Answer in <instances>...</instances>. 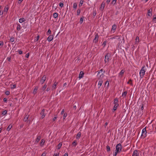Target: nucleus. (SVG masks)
I'll use <instances>...</instances> for the list:
<instances>
[{
    "mask_svg": "<svg viewBox=\"0 0 156 156\" xmlns=\"http://www.w3.org/2000/svg\"><path fill=\"white\" fill-rule=\"evenodd\" d=\"M50 90V87H48L46 89V90H47V91H49Z\"/></svg>",
    "mask_w": 156,
    "mask_h": 156,
    "instance_id": "59",
    "label": "nucleus"
},
{
    "mask_svg": "<svg viewBox=\"0 0 156 156\" xmlns=\"http://www.w3.org/2000/svg\"><path fill=\"white\" fill-rule=\"evenodd\" d=\"M145 66H144L142 67L141 69L140 70V71L139 73L140 78H142L144 77L145 74L146 69H145Z\"/></svg>",
    "mask_w": 156,
    "mask_h": 156,
    "instance_id": "1",
    "label": "nucleus"
},
{
    "mask_svg": "<svg viewBox=\"0 0 156 156\" xmlns=\"http://www.w3.org/2000/svg\"><path fill=\"white\" fill-rule=\"evenodd\" d=\"M153 20L154 21H156V15H154Z\"/></svg>",
    "mask_w": 156,
    "mask_h": 156,
    "instance_id": "46",
    "label": "nucleus"
},
{
    "mask_svg": "<svg viewBox=\"0 0 156 156\" xmlns=\"http://www.w3.org/2000/svg\"><path fill=\"white\" fill-rule=\"evenodd\" d=\"M105 5V3L104 2H103L101 4V7L100 8V10L102 11L103 10L104 7Z\"/></svg>",
    "mask_w": 156,
    "mask_h": 156,
    "instance_id": "7",
    "label": "nucleus"
},
{
    "mask_svg": "<svg viewBox=\"0 0 156 156\" xmlns=\"http://www.w3.org/2000/svg\"><path fill=\"white\" fill-rule=\"evenodd\" d=\"M83 1L81 0L80 1V2L79 6H81L82 5V4H83Z\"/></svg>",
    "mask_w": 156,
    "mask_h": 156,
    "instance_id": "39",
    "label": "nucleus"
},
{
    "mask_svg": "<svg viewBox=\"0 0 156 156\" xmlns=\"http://www.w3.org/2000/svg\"><path fill=\"white\" fill-rule=\"evenodd\" d=\"M3 44V41H0V46H2Z\"/></svg>",
    "mask_w": 156,
    "mask_h": 156,
    "instance_id": "54",
    "label": "nucleus"
},
{
    "mask_svg": "<svg viewBox=\"0 0 156 156\" xmlns=\"http://www.w3.org/2000/svg\"><path fill=\"white\" fill-rule=\"evenodd\" d=\"M38 87L37 86H36L35 87V88L33 90V93L34 94H36L37 92V90L38 89Z\"/></svg>",
    "mask_w": 156,
    "mask_h": 156,
    "instance_id": "12",
    "label": "nucleus"
},
{
    "mask_svg": "<svg viewBox=\"0 0 156 156\" xmlns=\"http://www.w3.org/2000/svg\"><path fill=\"white\" fill-rule=\"evenodd\" d=\"M106 41H104L103 43V44L102 45H104V46H105L106 45Z\"/></svg>",
    "mask_w": 156,
    "mask_h": 156,
    "instance_id": "56",
    "label": "nucleus"
},
{
    "mask_svg": "<svg viewBox=\"0 0 156 156\" xmlns=\"http://www.w3.org/2000/svg\"><path fill=\"white\" fill-rule=\"evenodd\" d=\"M152 9L151 8L148 10L147 15L149 16H151L152 15Z\"/></svg>",
    "mask_w": 156,
    "mask_h": 156,
    "instance_id": "11",
    "label": "nucleus"
},
{
    "mask_svg": "<svg viewBox=\"0 0 156 156\" xmlns=\"http://www.w3.org/2000/svg\"><path fill=\"white\" fill-rule=\"evenodd\" d=\"M64 156H68V154L67 153H66L64 155Z\"/></svg>",
    "mask_w": 156,
    "mask_h": 156,
    "instance_id": "64",
    "label": "nucleus"
},
{
    "mask_svg": "<svg viewBox=\"0 0 156 156\" xmlns=\"http://www.w3.org/2000/svg\"><path fill=\"white\" fill-rule=\"evenodd\" d=\"M46 153L45 152H44L43 153L41 156H45Z\"/></svg>",
    "mask_w": 156,
    "mask_h": 156,
    "instance_id": "58",
    "label": "nucleus"
},
{
    "mask_svg": "<svg viewBox=\"0 0 156 156\" xmlns=\"http://www.w3.org/2000/svg\"><path fill=\"white\" fill-rule=\"evenodd\" d=\"M98 34H97L95 35V37L93 40V42L96 43L98 41Z\"/></svg>",
    "mask_w": 156,
    "mask_h": 156,
    "instance_id": "6",
    "label": "nucleus"
},
{
    "mask_svg": "<svg viewBox=\"0 0 156 156\" xmlns=\"http://www.w3.org/2000/svg\"><path fill=\"white\" fill-rule=\"evenodd\" d=\"M132 156H139V153L137 151L135 150Z\"/></svg>",
    "mask_w": 156,
    "mask_h": 156,
    "instance_id": "10",
    "label": "nucleus"
},
{
    "mask_svg": "<svg viewBox=\"0 0 156 156\" xmlns=\"http://www.w3.org/2000/svg\"><path fill=\"white\" fill-rule=\"evenodd\" d=\"M4 12V11H3L2 12H1V11H0V15H2L3 13Z\"/></svg>",
    "mask_w": 156,
    "mask_h": 156,
    "instance_id": "62",
    "label": "nucleus"
},
{
    "mask_svg": "<svg viewBox=\"0 0 156 156\" xmlns=\"http://www.w3.org/2000/svg\"><path fill=\"white\" fill-rule=\"evenodd\" d=\"M12 127V126L10 125H9L6 129L7 130L9 131L10 130V129Z\"/></svg>",
    "mask_w": 156,
    "mask_h": 156,
    "instance_id": "27",
    "label": "nucleus"
},
{
    "mask_svg": "<svg viewBox=\"0 0 156 156\" xmlns=\"http://www.w3.org/2000/svg\"><path fill=\"white\" fill-rule=\"evenodd\" d=\"M124 72V70L123 69H122L121 70L120 73H119V75L121 77H122V76Z\"/></svg>",
    "mask_w": 156,
    "mask_h": 156,
    "instance_id": "16",
    "label": "nucleus"
},
{
    "mask_svg": "<svg viewBox=\"0 0 156 156\" xmlns=\"http://www.w3.org/2000/svg\"><path fill=\"white\" fill-rule=\"evenodd\" d=\"M46 76L45 75H44L42 77L41 80V82L42 84H43L44 82H45V80H46Z\"/></svg>",
    "mask_w": 156,
    "mask_h": 156,
    "instance_id": "8",
    "label": "nucleus"
},
{
    "mask_svg": "<svg viewBox=\"0 0 156 156\" xmlns=\"http://www.w3.org/2000/svg\"><path fill=\"white\" fill-rule=\"evenodd\" d=\"M53 16L55 18H56L58 16V14L57 13H55L53 14Z\"/></svg>",
    "mask_w": 156,
    "mask_h": 156,
    "instance_id": "28",
    "label": "nucleus"
},
{
    "mask_svg": "<svg viewBox=\"0 0 156 156\" xmlns=\"http://www.w3.org/2000/svg\"><path fill=\"white\" fill-rule=\"evenodd\" d=\"M67 113H65L64 114V115H63V119H65V118H66V117L67 116Z\"/></svg>",
    "mask_w": 156,
    "mask_h": 156,
    "instance_id": "43",
    "label": "nucleus"
},
{
    "mask_svg": "<svg viewBox=\"0 0 156 156\" xmlns=\"http://www.w3.org/2000/svg\"><path fill=\"white\" fill-rule=\"evenodd\" d=\"M44 140L43 139L41 140V144H42V145H43L44 144Z\"/></svg>",
    "mask_w": 156,
    "mask_h": 156,
    "instance_id": "48",
    "label": "nucleus"
},
{
    "mask_svg": "<svg viewBox=\"0 0 156 156\" xmlns=\"http://www.w3.org/2000/svg\"><path fill=\"white\" fill-rule=\"evenodd\" d=\"M122 150V146L121 144L119 143L117 144L116 146V151L119 152Z\"/></svg>",
    "mask_w": 156,
    "mask_h": 156,
    "instance_id": "2",
    "label": "nucleus"
},
{
    "mask_svg": "<svg viewBox=\"0 0 156 156\" xmlns=\"http://www.w3.org/2000/svg\"><path fill=\"white\" fill-rule=\"evenodd\" d=\"M44 109H43L42 110L41 112L40 113V114L42 115L41 117H42V119H43V118H44L45 116V114L44 113Z\"/></svg>",
    "mask_w": 156,
    "mask_h": 156,
    "instance_id": "5",
    "label": "nucleus"
},
{
    "mask_svg": "<svg viewBox=\"0 0 156 156\" xmlns=\"http://www.w3.org/2000/svg\"><path fill=\"white\" fill-rule=\"evenodd\" d=\"M29 53H27V54L26 55H25V57L26 58H28L29 57Z\"/></svg>",
    "mask_w": 156,
    "mask_h": 156,
    "instance_id": "52",
    "label": "nucleus"
},
{
    "mask_svg": "<svg viewBox=\"0 0 156 156\" xmlns=\"http://www.w3.org/2000/svg\"><path fill=\"white\" fill-rule=\"evenodd\" d=\"M10 41L12 42H13L14 41V37H11L10 39Z\"/></svg>",
    "mask_w": 156,
    "mask_h": 156,
    "instance_id": "38",
    "label": "nucleus"
},
{
    "mask_svg": "<svg viewBox=\"0 0 156 156\" xmlns=\"http://www.w3.org/2000/svg\"><path fill=\"white\" fill-rule=\"evenodd\" d=\"M110 57V54L108 53L105 55V63L108 62L109 60V58Z\"/></svg>",
    "mask_w": 156,
    "mask_h": 156,
    "instance_id": "4",
    "label": "nucleus"
},
{
    "mask_svg": "<svg viewBox=\"0 0 156 156\" xmlns=\"http://www.w3.org/2000/svg\"><path fill=\"white\" fill-rule=\"evenodd\" d=\"M127 93V91H124L122 94V96H124L125 97Z\"/></svg>",
    "mask_w": 156,
    "mask_h": 156,
    "instance_id": "30",
    "label": "nucleus"
},
{
    "mask_svg": "<svg viewBox=\"0 0 156 156\" xmlns=\"http://www.w3.org/2000/svg\"><path fill=\"white\" fill-rule=\"evenodd\" d=\"M106 149H107V152H109L110 151V147L108 146V145H107V146H106Z\"/></svg>",
    "mask_w": 156,
    "mask_h": 156,
    "instance_id": "29",
    "label": "nucleus"
},
{
    "mask_svg": "<svg viewBox=\"0 0 156 156\" xmlns=\"http://www.w3.org/2000/svg\"><path fill=\"white\" fill-rule=\"evenodd\" d=\"M18 51V52H19V53L20 54V55H21L23 53V51H21V50H19Z\"/></svg>",
    "mask_w": 156,
    "mask_h": 156,
    "instance_id": "50",
    "label": "nucleus"
},
{
    "mask_svg": "<svg viewBox=\"0 0 156 156\" xmlns=\"http://www.w3.org/2000/svg\"><path fill=\"white\" fill-rule=\"evenodd\" d=\"M118 100L117 98H115L114 100V104L115 105L116 104H118Z\"/></svg>",
    "mask_w": 156,
    "mask_h": 156,
    "instance_id": "26",
    "label": "nucleus"
},
{
    "mask_svg": "<svg viewBox=\"0 0 156 156\" xmlns=\"http://www.w3.org/2000/svg\"><path fill=\"white\" fill-rule=\"evenodd\" d=\"M57 115H55V117L53 119V121H55L56 119H57Z\"/></svg>",
    "mask_w": 156,
    "mask_h": 156,
    "instance_id": "53",
    "label": "nucleus"
},
{
    "mask_svg": "<svg viewBox=\"0 0 156 156\" xmlns=\"http://www.w3.org/2000/svg\"><path fill=\"white\" fill-rule=\"evenodd\" d=\"M63 5V4L62 2H60L59 3V6L62 7Z\"/></svg>",
    "mask_w": 156,
    "mask_h": 156,
    "instance_id": "49",
    "label": "nucleus"
},
{
    "mask_svg": "<svg viewBox=\"0 0 156 156\" xmlns=\"http://www.w3.org/2000/svg\"><path fill=\"white\" fill-rule=\"evenodd\" d=\"M51 30L50 29H48V31H47V34L48 35H49V34H50L51 33Z\"/></svg>",
    "mask_w": 156,
    "mask_h": 156,
    "instance_id": "37",
    "label": "nucleus"
},
{
    "mask_svg": "<svg viewBox=\"0 0 156 156\" xmlns=\"http://www.w3.org/2000/svg\"><path fill=\"white\" fill-rule=\"evenodd\" d=\"M25 20L24 18H20L19 20V22L20 23H22L23 22H24L25 21Z\"/></svg>",
    "mask_w": 156,
    "mask_h": 156,
    "instance_id": "20",
    "label": "nucleus"
},
{
    "mask_svg": "<svg viewBox=\"0 0 156 156\" xmlns=\"http://www.w3.org/2000/svg\"><path fill=\"white\" fill-rule=\"evenodd\" d=\"M81 135V133L80 132H79L78 133L77 135L76 136V138L77 139H78L80 138Z\"/></svg>",
    "mask_w": 156,
    "mask_h": 156,
    "instance_id": "17",
    "label": "nucleus"
},
{
    "mask_svg": "<svg viewBox=\"0 0 156 156\" xmlns=\"http://www.w3.org/2000/svg\"><path fill=\"white\" fill-rule=\"evenodd\" d=\"M62 143H59L57 145L58 149H60L62 146Z\"/></svg>",
    "mask_w": 156,
    "mask_h": 156,
    "instance_id": "24",
    "label": "nucleus"
},
{
    "mask_svg": "<svg viewBox=\"0 0 156 156\" xmlns=\"http://www.w3.org/2000/svg\"><path fill=\"white\" fill-rule=\"evenodd\" d=\"M93 16H96V11H94V12H93Z\"/></svg>",
    "mask_w": 156,
    "mask_h": 156,
    "instance_id": "55",
    "label": "nucleus"
},
{
    "mask_svg": "<svg viewBox=\"0 0 156 156\" xmlns=\"http://www.w3.org/2000/svg\"><path fill=\"white\" fill-rule=\"evenodd\" d=\"M53 38V36L52 35H49L48 37L47 40L48 41L50 42L51 41Z\"/></svg>",
    "mask_w": 156,
    "mask_h": 156,
    "instance_id": "9",
    "label": "nucleus"
},
{
    "mask_svg": "<svg viewBox=\"0 0 156 156\" xmlns=\"http://www.w3.org/2000/svg\"><path fill=\"white\" fill-rule=\"evenodd\" d=\"M41 136H38L37 137V138L36 139L35 142L37 143L39 141V140H40L41 139Z\"/></svg>",
    "mask_w": 156,
    "mask_h": 156,
    "instance_id": "18",
    "label": "nucleus"
},
{
    "mask_svg": "<svg viewBox=\"0 0 156 156\" xmlns=\"http://www.w3.org/2000/svg\"><path fill=\"white\" fill-rule=\"evenodd\" d=\"M64 112H65L64 109H63L62 110V112H61V114H64Z\"/></svg>",
    "mask_w": 156,
    "mask_h": 156,
    "instance_id": "57",
    "label": "nucleus"
},
{
    "mask_svg": "<svg viewBox=\"0 0 156 156\" xmlns=\"http://www.w3.org/2000/svg\"><path fill=\"white\" fill-rule=\"evenodd\" d=\"M39 37H40V36H39V35H38L37 37H36V38L35 39V40L36 41H37L39 38Z\"/></svg>",
    "mask_w": 156,
    "mask_h": 156,
    "instance_id": "42",
    "label": "nucleus"
},
{
    "mask_svg": "<svg viewBox=\"0 0 156 156\" xmlns=\"http://www.w3.org/2000/svg\"><path fill=\"white\" fill-rule=\"evenodd\" d=\"M83 19H84L83 16L81 18H80V23L81 24L82 23L83 21Z\"/></svg>",
    "mask_w": 156,
    "mask_h": 156,
    "instance_id": "32",
    "label": "nucleus"
},
{
    "mask_svg": "<svg viewBox=\"0 0 156 156\" xmlns=\"http://www.w3.org/2000/svg\"><path fill=\"white\" fill-rule=\"evenodd\" d=\"M117 0H113L111 3V4H112L114 5L116 3Z\"/></svg>",
    "mask_w": 156,
    "mask_h": 156,
    "instance_id": "41",
    "label": "nucleus"
},
{
    "mask_svg": "<svg viewBox=\"0 0 156 156\" xmlns=\"http://www.w3.org/2000/svg\"><path fill=\"white\" fill-rule=\"evenodd\" d=\"M80 12V10L79 9H78L77 11V15H79Z\"/></svg>",
    "mask_w": 156,
    "mask_h": 156,
    "instance_id": "40",
    "label": "nucleus"
},
{
    "mask_svg": "<svg viewBox=\"0 0 156 156\" xmlns=\"http://www.w3.org/2000/svg\"><path fill=\"white\" fill-rule=\"evenodd\" d=\"M119 152H117V151H116L115 152V153H114L113 154V156H116L117 155V154Z\"/></svg>",
    "mask_w": 156,
    "mask_h": 156,
    "instance_id": "51",
    "label": "nucleus"
},
{
    "mask_svg": "<svg viewBox=\"0 0 156 156\" xmlns=\"http://www.w3.org/2000/svg\"><path fill=\"white\" fill-rule=\"evenodd\" d=\"M16 87V85L15 84H14L12 85L11 88L12 89H14Z\"/></svg>",
    "mask_w": 156,
    "mask_h": 156,
    "instance_id": "47",
    "label": "nucleus"
},
{
    "mask_svg": "<svg viewBox=\"0 0 156 156\" xmlns=\"http://www.w3.org/2000/svg\"><path fill=\"white\" fill-rule=\"evenodd\" d=\"M147 132L146 129V128H144L142 131V134L141 137L143 138H144L146 136Z\"/></svg>",
    "mask_w": 156,
    "mask_h": 156,
    "instance_id": "3",
    "label": "nucleus"
},
{
    "mask_svg": "<svg viewBox=\"0 0 156 156\" xmlns=\"http://www.w3.org/2000/svg\"><path fill=\"white\" fill-rule=\"evenodd\" d=\"M108 83V85H109V82H108V81H106V82H105V84H107Z\"/></svg>",
    "mask_w": 156,
    "mask_h": 156,
    "instance_id": "60",
    "label": "nucleus"
},
{
    "mask_svg": "<svg viewBox=\"0 0 156 156\" xmlns=\"http://www.w3.org/2000/svg\"><path fill=\"white\" fill-rule=\"evenodd\" d=\"M29 115H26L23 119L24 121L25 122H27L29 117Z\"/></svg>",
    "mask_w": 156,
    "mask_h": 156,
    "instance_id": "15",
    "label": "nucleus"
},
{
    "mask_svg": "<svg viewBox=\"0 0 156 156\" xmlns=\"http://www.w3.org/2000/svg\"><path fill=\"white\" fill-rule=\"evenodd\" d=\"M58 84V82H55L53 86H52V90L55 89H56V87L57 85Z\"/></svg>",
    "mask_w": 156,
    "mask_h": 156,
    "instance_id": "14",
    "label": "nucleus"
},
{
    "mask_svg": "<svg viewBox=\"0 0 156 156\" xmlns=\"http://www.w3.org/2000/svg\"><path fill=\"white\" fill-rule=\"evenodd\" d=\"M136 42H139V38L138 37H136Z\"/></svg>",
    "mask_w": 156,
    "mask_h": 156,
    "instance_id": "36",
    "label": "nucleus"
},
{
    "mask_svg": "<svg viewBox=\"0 0 156 156\" xmlns=\"http://www.w3.org/2000/svg\"><path fill=\"white\" fill-rule=\"evenodd\" d=\"M117 26L116 25L114 24L112 26V30L115 31L116 29Z\"/></svg>",
    "mask_w": 156,
    "mask_h": 156,
    "instance_id": "21",
    "label": "nucleus"
},
{
    "mask_svg": "<svg viewBox=\"0 0 156 156\" xmlns=\"http://www.w3.org/2000/svg\"><path fill=\"white\" fill-rule=\"evenodd\" d=\"M21 26L19 24H17V26L16 28L17 30H19L20 29Z\"/></svg>",
    "mask_w": 156,
    "mask_h": 156,
    "instance_id": "31",
    "label": "nucleus"
},
{
    "mask_svg": "<svg viewBox=\"0 0 156 156\" xmlns=\"http://www.w3.org/2000/svg\"><path fill=\"white\" fill-rule=\"evenodd\" d=\"M9 9V7H5V8L4 9V10L3 11L4 12H6V14L7 13Z\"/></svg>",
    "mask_w": 156,
    "mask_h": 156,
    "instance_id": "25",
    "label": "nucleus"
},
{
    "mask_svg": "<svg viewBox=\"0 0 156 156\" xmlns=\"http://www.w3.org/2000/svg\"><path fill=\"white\" fill-rule=\"evenodd\" d=\"M58 155H59V154H54L53 156H58Z\"/></svg>",
    "mask_w": 156,
    "mask_h": 156,
    "instance_id": "63",
    "label": "nucleus"
},
{
    "mask_svg": "<svg viewBox=\"0 0 156 156\" xmlns=\"http://www.w3.org/2000/svg\"><path fill=\"white\" fill-rule=\"evenodd\" d=\"M118 104H116L115 105L113 109V110H114L113 111H115L117 109V107L118 106Z\"/></svg>",
    "mask_w": 156,
    "mask_h": 156,
    "instance_id": "19",
    "label": "nucleus"
},
{
    "mask_svg": "<svg viewBox=\"0 0 156 156\" xmlns=\"http://www.w3.org/2000/svg\"><path fill=\"white\" fill-rule=\"evenodd\" d=\"M7 101V99H6V98H4L3 99V101H4V102H6Z\"/></svg>",
    "mask_w": 156,
    "mask_h": 156,
    "instance_id": "61",
    "label": "nucleus"
},
{
    "mask_svg": "<svg viewBox=\"0 0 156 156\" xmlns=\"http://www.w3.org/2000/svg\"><path fill=\"white\" fill-rule=\"evenodd\" d=\"M103 82V81L101 80H100L99 81L98 83V85H99V87L98 88H99L101 86V85L102 83Z\"/></svg>",
    "mask_w": 156,
    "mask_h": 156,
    "instance_id": "22",
    "label": "nucleus"
},
{
    "mask_svg": "<svg viewBox=\"0 0 156 156\" xmlns=\"http://www.w3.org/2000/svg\"><path fill=\"white\" fill-rule=\"evenodd\" d=\"M84 74V73L83 72V71H81L80 72V73L79 75V78L80 79V78H82Z\"/></svg>",
    "mask_w": 156,
    "mask_h": 156,
    "instance_id": "13",
    "label": "nucleus"
},
{
    "mask_svg": "<svg viewBox=\"0 0 156 156\" xmlns=\"http://www.w3.org/2000/svg\"><path fill=\"white\" fill-rule=\"evenodd\" d=\"M77 7V4L76 3H74L73 4V8L74 9H76Z\"/></svg>",
    "mask_w": 156,
    "mask_h": 156,
    "instance_id": "34",
    "label": "nucleus"
},
{
    "mask_svg": "<svg viewBox=\"0 0 156 156\" xmlns=\"http://www.w3.org/2000/svg\"><path fill=\"white\" fill-rule=\"evenodd\" d=\"M7 113V111L5 110L3 111L2 113V115H6Z\"/></svg>",
    "mask_w": 156,
    "mask_h": 156,
    "instance_id": "35",
    "label": "nucleus"
},
{
    "mask_svg": "<svg viewBox=\"0 0 156 156\" xmlns=\"http://www.w3.org/2000/svg\"><path fill=\"white\" fill-rule=\"evenodd\" d=\"M72 144L75 146H76V145L77 143L76 140H75L72 143Z\"/></svg>",
    "mask_w": 156,
    "mask_h": 156,
    "instance_id": "33",
    "label": "nucleus"
},
{
    "mask_svg": "<svg viewBox=\"0 0 156 156\" xmlns=\"http://www.w3.org/2000/svg\"><path fill=\"white\" fill-rule=\"evenodd\" d=\"M5 94L6 95H8L10 94V92L9 91H7L5 92Z\"/></svg>",
    "mask_w": 156,
    "mask_h": 156,
    "instance_id": "44",
    "label": "nucleus"
},
{
    "mask_svg": "<svg viewBox=\"0 0 156 156\" xmlns=\"http://www.w3.org/2000/svg\"><path fill=\"white\" fill-rule=\"evenodd\" d=\"M151 156H156V152H155L154 154H153L152 153H151Z\"/></svg>",
    "mask_w": 156,
    "mask_h": 156,
    "instance_id": "45",
    "label": "nucleus"
},
{
    "mask_svg": "<svg viewBox=\"0 0 156 156\" xmlns=\"http://www.w3.org/2000/svg\"><path fill=\"white\" fill-rule=\"evenodd\" d=\"M47 85L46 84H44L43 87H42L41 89L42 90L44 91L45 89L47 87Z\"/></svg>",
    "mask_w": 156,
    "mask_h": 156,
    "instance_id": "23",
    "label": "nucleus"
}]
</instances>
